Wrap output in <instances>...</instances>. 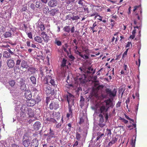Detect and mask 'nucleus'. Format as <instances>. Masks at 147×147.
<instances>
[{
	"label": "nucleus",
	"instance_id": "obj_50",
	"mask_svg": "<svg viewBox=\"0 0 147 147\" xmlns=\"http://www.w3.org/2000/svg\"><path fill=\"white\" fill-rule=\"evenodd\" d=\"M79 19V17L78 16H73L71 17V19L73 20H77Z\"/></svg>",
	"mask_w": 147,
	"mask_h": 147
},
{
	"label": "nucleus",
	"instance_id": "obj_11",
	"mask_svg": "<svg viewBox=\"0 0 147 147\" xmlns=\"http://www.w3.org/2000/svg\"><path fill=\"white\" fill-rule=\"evenodd\" d=\"M106 105L108 107V109L109 107L113 108V106L115 105V103L113 102L112 100L110 99L107 100L106 102Z\"/></svg>",
	"mask_w": 147,
	"mask_h": 147
},
{
	"label": "nucleus",
	"instance_id": "obj_3",
	"mask_svg": "<svg viewBox=\"0 0 147 147\" xmlns=\"http://www.w3.org/2000/svg\"><path fill=\"white\" fill-rule=\"evenodd\" d=\"M108 109V107H107V106L106 105L101 106L100 108V113L103 114L104 115L105 118L106 120H107L108 118V114L107 113Z\"/></svg>",
	"mask_w": 147,
	"mask_h": 147
},
{
	"label": "nucleus",
	"instance_id": "obj_27",
	"mask_svg": "<svg viewBox=\"0 0 147 147\" xmlns=\"http://www.w3.org/2000/svg\"><path fill=\"white\" fill-rule=\"evenodd\" d=\"M30 79L33 84L35 85L36 84V79L34 76H31L30 78Z\"/></svg>",
	"mask_w": 147,
	"mask_h": 147
},
{
	"label": "nucleus",
	"instance_id": "obj_13",
	"mask_svg": "<svg viewBox=\"0 0 147 147\" xmlns=\"http://www.w3.org/2000/svg\"><path fill=\"white\" fill-rule=\"evenodd\" d=\"M25 97L27 99H29L32 97V94L31 91L26 90L24 93Z\"/></svg>",
	"mask_w": 147,
	"mask_h": 147
},
{
	"label": "nucleus",
	"instance_id": "obj_9",
	"mask_svg": "<svg viewBox=\"0 0 147 147\" xmlns=\"http://www.w3.org/2000/svg\"><path fill=\"white\" fill-rule=\"evenodd\" d=\"M7 65L9 68H13L15 65V62L12 59H9L7 62Z\"/></svg>",
	"mask_w": 147,
	"mask_h": 147
},
{
	"label": "nucleus",
	"instance_id": "obj_34",
	"mask_svg": "<svg viewBox=\"0 0 147 147\" xmlns=\"http://www.w3.org/2000/svg\"><path fill=\"white\" fill-rule=\"evenodd\" d=\"M38 27L40 28L41 31H43L45 29V27L44 25L42 22H39L38 23Z\"/></svg>",
	"mask_w": 147,
	"mask_h": 147
},
{
	"label": "nucleus",
	"instance_id": "obj_7",
	"mask_svg": "<svg viewBox=\"0 0 147 147\" xmlns=\"http://www.w3.org/2000/svg\"><path fill=\"white\" fill-rule=\"evenodd\" d=\"M59 107V105L56 101H53L49 105V108L51 110H56Z\"/></svg>",
	"mask_w": 147,
	"mask_h": 147
},
{
	"label": "nucleus",
	"instance_id": "obj_5",
	"mask_svg": "<svg viewBox=\"0 0 147 147\" xmlns=\"http://www.w3.org/2000/svg\"><path fill=\"white\" fill-rule=\"evenodd\" d=\"M134 130L136 131V124L133 119L129 118V130H131L134 128Z\"/></svg>",
	"mask_w": 147,
	"mask_h": 147
},
{
	"label": "nucleus",
	"instance_id": "obj_40",
	"mask_svg": "<svg viewBox=\"0 0 147 147\" xmlns=\"http://www.w3.org/2000/svg\"><path fill=\"white\" fill-rule=\"evenodd\" d=\"M27 10V5L25 4L23 5L22 6V8L20 10L21 12H23L24 11H26Z\"/></svg>",
	"mask_w": 147,
	"mask_h": 147
},
{
	"label": "nucleus",
	"instance_id": "obj_4",
	"mask_svg": "<svg viewBox=\"0 0 147 147\" xmlns=\"http://www.w3.org/2000/svg\"><path fill=\"white\" fill-rule=\"evenodd\" d=\"M67 100L68 104V108L71 110V105L70 102L71 100H73L74 98V96L71 94L68 93L66 94Z\"/></svg>",
	"mask_w": 147,
	"mask_h": 147
},
{
	"label": "nucleus",
	"instance_id": "obj_57",
	"mask_svg": "<svg viewBox=\"0 0 147 147\" xmlns=\"http://www.w3.org/2000/svg\"><path fill=\"white\" fill-rule=\"evenodd\" d=\"M107 130L106 134H107V136H109V135H110L111 134V130L108 129H107Z\"/></svg>",
	"mask_w": 147,
	"mask_h": 147
},
{
	"label": "nucleus",
	"instance_id": "obj_28",
	"mask_svg": "<svg viewBox=\"0 0 147 147\" xmlns=\"http://www.w3.org/2000/svg\"><path fill=\"white\" fill-rule=\"evenodd\" d=\"M103 115L100 113L98 115L99 119L98 120L99 123H103L104 122Z\"/></svg>",
	"mask_w": 147,
	"mask_h": 147
},
{
	"label": "nucleus",
	"instance_id": "obj_44",
	"mask_svg": "<svg viewBox=\"0 0 147 147\" xmlns=\"http://www.w3.org/2000/svg\"><path fill=\"white\" fill-rule=\"evenodd\" d=\"M20 88L22 91H25L26 90V84H22V85H20Z\"/></svg>",
	"mask_w": 147,
	"mask_h": 147
},
{
	"label": "nucleus",
	"instance_id": "obj_26",
	"mask_svg": "<svg viewBox=\"0 0 147 147\" xmlns=\"http://www.w3.org/2000/svg\"><path fill=\"white\" fill-rule=\"evenodd\" d=\"M27 113L29 115V117H32L34 116V113L33 111L30 108H29Z\"/></svg>",
	"mask_w": 147,
	"mask_h": 147
},
{
	"label": "nucleus",
	"instance_id": "obj_18",
	"mask_svg": "<svg viewBox=\"0 0 147 147\" xmlns=\"http://www.w3.org/2000/svg\"><path fill=\"white\" fill-rule=\"evenodd\" d=\"M136 139V135H134L131 140L130 144L132 146L131 147H135Z\"/></svg>",
	"mask_w": 147,
	"mask_h": 147
},
{
	"label": "nucleus",
	"instance_id": "obj_55",
	"mask_svg": "<svg viewBox=\"0 0 147 147\" xmlns=\"http://www.w3.org/2000/svg\"><path fill=\"white\" fill-rule=\"evenodd\" d=\"M81 138L80 135L78 132L76 133V138L78 140H79Z\"/></svg>",
	"mask_w": 147,
	"mask_h": 147
},
{
	"label": "nucleus",
	"instance_id": "obj_48",
	"mask_svg": "<svg viewBox=\"0 0 147 147\" xmlns=\"http://www.w3.org/2000/svg\"><path fill=\"white\" fill-rule=\"evenodd\" d=\"M98 125L101 127H103L105 125V123H99L98 124Z\"/></svg>",
	"mask_w": 147,
	"mask_h": 147
},
{
	"label": "nucleus",
	"instance_id": "obj_60",
	"mask_svg": "<svg viewBox=\"0 0 147 147\" xmlns=\"http://www.w3.org/2000/svg\"><path fill=\"white\" fill-rule=\"evenodd\" d=\"M111 22V25L112 27H113L114 25L115 24L116 22L115 21L112 19H111L110 20Z\"/></svg>",
	"mask_w": 147,
	"mask_h": 147
},
{
	"label": "nucleus",
	"instance_id": "obj_37",
	"mask_svg": "<svg viewBox=\"0 0 147 147\" xmlns=\"http://www.w3.org/2000/svg\"><path fill=\"white\" fill-rule=\"evenodd\" d=\"M88 69V70L86 71V72L87 74H89L92 73V74H94L95 73V70H94L92 73V71H93V69L91 68V67H89Z\"/></svg>",
	"mask_w": 147,
	"mask_h": 147
},
{
	"label": "nucleus",
	"instance_id": "obj_45",
	"mask_svg": "<svg viewBox=\"0 0 147 147\" xmlns=\"http://www.w3.org/2000/svg\"><path fill=\"white\" fill-rule=\"evenodd\" d=\"M26 113H24L22 112L20 114V118L21 119H23V118H25L26 117Z\"/></svg>",
	"mask_w": 147,
	"mask_h": 147
},
{
	"label": "nucleus",
	"instance_id": "obj_21",
	"mask_svg": "<svg viewBox=\"0 0 147 147\" xmlns=\"http://www.w3.org/2000/svg\"><path fill=\"white\" fill-rule=\"evenodd\" d=\"M86 75L85 74H83L81 75V77L79 78L78 79L81 82L85 83L86 81Z\"/></svg>",
	"mask_w": 147,
	"mask_h": 147
},
{
	"label": "nucleus",
	"instance_id": "obj_51",
	"mask_svg": "<svg viewBox=\"0 0 147 147\" xmlns=\"http://www.w3.org/2000/svg\"><path fill=\"white\" fill-rule=\"evenodd\" d=\"M128 49H126V51L124 52L123 54V55L122 58L124 59V57H125L127 55V53L128 51Z\"/></svg>",
	"mask_w": 147,
	"mask_h": 147
},
{
	"label": "nucleus",
	"instance_id": "obj_49",
	"mask_svg": "<svg viewBox=\"0 0 147 147\" xmlns=\"http://www.w3.org/2000/svg\"><path fill=\"white\" fill-rule=\"evenodd\" d=\"M119 119L122 121L125 124L127 123L128 122V121L125 119L124 118L120 117Z\"/></svg>",
	"mask_w": 147,
	"mask_h": 147
},
{
	"label": "nucleus",
	"instance_id": "obj_39",
	"mask_svg": "<svg viewBox=\"0 0 147 147\" xmlns=\"http://www.w3.org/2000/svg\"><path fill=\"white\" fill-rule=\"evenodd\" d=\"M11 35V32L10 31H8L5 32L4 36L5 38H7L10 37Z\"/></svg>",
	"mask_w": 147,
	"mask_h": 147
},
{
	"label": "nucleus",
	"instance_id": "obj_42",
	"mask_svg": "<svg viewBox=\"0 0 147 147\" xmlns=\"http://www.w3.org/2000/svg\"><path fill=\"white\" fill-rule=\"evenodd\" d=\"M34 97V99L35 100L36 103H38L41 100V98L40 96L38 95H37V96L35 98V96H33Z\"/></svg>",
	"mask_w": 147,
	"mask_h": 147
},
{
	"label": "nucleus",
	"instance_id": "obj_38",
	"mask_svg": "<svg viewBox=\"0 0 147 147\" xmlns=\"http://www.w3.org/2000/svg\"><path fill=\"white\" fill-rule=\"evenodd\" d=\"M43 89L46 92L47 94H48L50 93V87L49 86H47L46 87H44Z\"/></svg>",
	"mask_w": 147,
	"mask_h": 147
},
{
	"label": "nucleus",
	"instance_id": "obj_59",
	"mask_svg": "<svg viewBox=\"0 0 147 147\" xmlns=\"http://www.w3.org/2000/svg\"><path fill=\"white\" fill-rule=\"evenodd\" d=\"M57 92V90H53V91H50V93L49 94H51V95H54L55 94H56Z\"/></svg>",
	"mask_w": 147,
	"mask_h": 147
},
{
	"label": "nucleus",
	"instance_id": "obj_16",
	"mask_svg": "<svg viewBox=\"0 0 147 147\" xmlns=\"http://www.w3.org/2000/svg\"><path fill=\"white\" fill-rule=\"evenodd\" d=\"M49 134L48 138H47L48 141H50L51 138L55 137L54 132L53 130H52L51 128L50 129Z\"/></svg>",
	"mask_w": 147,
	"mask_h": 147
},
{
	"label": "nucleus",
	"instance_id": "obj_20",
	"mask_svg": "<svg viewBox=\"0 0 147 147\" xmlns=\"http://www.w3.org/2000/svg\"><path fill=\"white\" fill-rule=\"evenodd\" d=\"M50 11L48 6L46 5L44 6L43 12L44 13L47 15H48Z\"/></svg>",
	"mask_w": 147,
	"mask_h": 147
},
{
	"label": "nucleus",
	"instance_id": "obj_24",
	"mask_svg": "<svg viewBox=\"0 0 147 147\" xmlns=\"http://www.w3.org/2000/svg\"><path fill=\"white\" fill-rule=\"evenodd\" d=\"M44 71H46L47 73H48L49 71H51V70H50L49 71V70H47L46 68H45L44 69H43V70L41 69L40 71V74H39V76L41 77V78H42V77L44 75Z\"/></svg>",
	"mask_w": 147,
	"mask_h": 147
},
{
	"label": "nucleus",
	"instance_id": "obj_25",
	"mask_svg": "<svg viewBox=\"0 0 147 147\" xmlns=\"http://www.w3.org/2000/svg\"><path fill=\"white\" fill-rule=\"evenodd\" d=\"M21 62V60L18 59L16 61V63L15 65V67H14V69H19L20 65Z\"/></svg>",
	"mask_w": 147,
	"mask_h": 147
},
{
	"label": "nucleus",
	"instance_id": "obj_64",
	"mask_svg": "<svg viewBox=\"0 0 147 147\" xmlns=\"http://www.w3.org/2000/svg\"><path fill=\"white\" fill-rule=\"evenodd\" d=\"M11 147H19V146L15 144H11Z\"/></svg>",
	"mask_w": 147,
	"mask_h": 147
},
{
	"label": "nucleus",
	"instance_id": "obj_23",
	"mask_svg": "<svg viewBox=\"0 0 147 147\" xmlns=\"http://www.w3.org/2000/svg\"><path fill=\"white\" fill-rule=\"evenodd\" d=\"M117 139L115 137H113L111 140L109 142L108 146H111L113 144L115 143L117 141Z\"/></svg>",
	"mask_w": 147,
	"mask_h": 147
},
{
	"label": "nucleus",
	"instance_id": "obj_43",
	"mask_svg": "<svg viewBox=\"0 0 147 147\" xmlns=\"http://www.w3.org/2000/svg\"><path fill=\"white\" fill-rule=\"evenodd\" d=\"M67 63V60L63 58V59L61 62V66L62 67H64L65 66H66V64Z\"/></svg>",
	"mask_w": 147,
	"mask_h": 147
},
{
	"label": "nucleus",
	"instance_id": "obj_41",
	"mask_svg": "<svg viewBox=\"0 0 147 147\" xmlns=\"http://www.w3.org/2000/svg\"><path fill=\"white\" fill-rule=\"evenodd\" d=\"M40 1H37L36 2V4L35 6L36 7L39 8L42 5V3L40 2Z\"/></svg>",
	"mask_w": 147,
	"mask_h": 147
},
{
	"label": "nucleus",
	"instance_id": "obj_32",
	"mask_svg": "<svg viewBox=\"0 0 147 147\" xmlns=\"http://www.w3.org/2000/svg\"><path fill=\"white\" fill-rule=\"evenodd\" d=\"M84 100L85 99L82 96H81L80 100V106H81V107H82L84 105Z\"/></svg>",
	"mask_w": 147,
	"mask_h": 147
},
{
	"label": "nucleus",
	"instance_id": "obj_6",
	"mask_svg": "<svg viewBox=\"0 0 147 147\" xmlns=\"http://www.w3.org/2000/svg\"><path fill=\"white\" fill-rule=\"evenodd\" d=\"M63 30L64 32L69 33L70 31L71 33H73L75 32V28L74 26L71 28L69 26H66L64 27L63 28Z\"/></svg>",
	"mask_w": 147,
	"mask_h": 147
},
{
	"label": "nucleus",
	"instance_id": "obj_56",
	"mask_svg": "<svg viewBox=\"0 0 147 147\" xmlns=\"http://www.w3.org/2000/svg\"><path fill=\"white\" fill-rule=\"evenodd\" d=\"M69 113H67V117L68 118H69L70 116V115L72 113V110L71 109V110L69 109Z\"/></svg>",
	"mask_w": 147,
	"mask_h": 147
},
{
	"label": "nucleus",
	"instance_id": "obj_35",
	"mask_svg": "<svg viewBox=\"0 0 147 147\" xmlns=\"http://www.w3.org/2000/svg\"><path fill=\"white\" fill-rule=\"evenodd\" d=\"M3 56L4 57L8 58L11 57L10 54L7 51H5L3 53Z\"/></svg>",
	"mask_w": 147,
	"mask_h": 147
},
{
	"label": "nucleus",
	"instance_id": "obj_14",
	"mask_svg": "<svg viewBox=\"0 0 147 147\" xmlns=\"http://www.w3.org/2000/svg\"><path fill=\"white\" fill-rule=\"evenodd\" d=\"M39 143L38 140L35 138L32 140L31 142V147H37Z\"/></svg>",
	"mask_w": 147,
	"mask_h": 147
},
{
	"label": "nucleus",
	"instance_id": "obj_29",
	"mask_svg": "<svg viewBox=\"0 0 147 147\" xmlns=\"http://www.w3.org/2000/svg\"><path fill=\"white\" fill-rule=\"evenodd\" d=\"M46 120L47 121H49L51 123H57L56 120L53 118L48 117L46 118Z\"/></svg>",
	"mask_w": 147,
	"mask_h": 147
},
{
	"label": "nucleus",
	"instance_id": "obj_15",
	"mask_svg": "<svg viewBox=\"0 0 147 147\" xmlns=\"http://www.w3.org/2000/svg\"><path fill=\"white\" fill-rule=\"evenodd\" d=\"M59 13V10L56 8H54L51 9L50 11V13L49 14L51 16H54L56 14Z\"/></svg>",
	"mask_w": 147,
	"mask_h": 147
},
{
	"label": "nucleus",
	"instance_id": "obj_8",
	"mask_svg": "<svg viewBox=\"0 0 147 147\" xmlns=\"http://www.w3.org/2000/svg\"><path fill=\"white\" fill-rule=\"evenodd\" d=\"M27 106L29 107L33 106L36 104L35 100L34 99H28L26 102Z\"/></svg>",
	"mask_w": 147,
	"mask_h": 147
},
{
	"label": "nucleus",
	"instance_id": "obj_19",
	"mask_svg": "<svg viewBox=\"0 0 147 147\" xmlns=\"http://www.w3.org/2000/svg\"><path fill=\"white\" fill-rule=\"evenodd\" d=\"M29 108L27 106L23 105L22 106L20 109L22 112L26 114L27 113Z\"/></svg>",
	"mask_w": 147,
	"mask_h": 147
},
{
	"label": "nucleus",
	"instance_id": "obj_31",
	"mask_svg": "<svg viewBox=\"0 0 147 147\" xmlns=\"http://www.w3.org/2000/svg\"><path fill=\"white\" fill-rule=\"evenodd\" d=\"M42 82L44 84H47L48 83L49 79L46 76L41 78Z\"/></svg>",
	"mask_w": 147,
	"mask_h": 147
},
{
	"label": "nucleus",
	"instance_id": "obj_12",
	"mask_svg": "<svg viewBox=\"0 0 147 147\" xmlns=\"http://www.w3.org/2000/svg\"><path fill=\"white\" fill-rule=\"evenodd\" d=\"M57 3L58 2L56 0H50L48 3V5L49 6L53 7L56 6Z\"/></svg>",
	"mask_w": 147,
	"mask_h": 147
},
{
	"label": "nucleus",
	"instance_id": "obj_10",
	"mask_svg": "<svg viewBox=\"0 0 147 147\" xmlns=\"http://www.w3.org/2000/svg\"><path fill=\"white\" fill-rule=\"evenodd\" d=\"M105 91L107 94L109 95L110 97H114L116 95V91H113L112 92L110 89L108 88H107L105 89Z\"/></svg>",
	"mask_w": 147,
	"mask_h": 147
},
{
	"label": "nucleus",
	"instance_id": "obj_63",
	"mask_svg": "<svg viewBox=\"0 0 147 147\" xmlns=\"http://www.w3.org/2000/svg\"><path fill=\"white\" fill-rule=\"evenodd\" d=\"M30 8L33 9V10H35V7H34V4L33 3L31 4L30 5Z\"/></svg>",
	"mask_w": 147,
	"mask_h": 147
},
{
	"label": "nucleus",
	"instance_id": "obj_53",
	"mask_svg": "<svg viewBox=\"0 0 147 147\" xmlns=\"http://www.w3.org/2000/svg\"><path fill=\"white\" fill-rule=\"evenodd\" d=\"M128 73V72H127V70H122L121 72V74L124 76L127 75Z\"/></svg>",
	"mask_w": 147,
	"mask_h": 147
},
{
	"label": "nucleus",
	"instance_id": "obj_30",
	"mask_svg": "<svg viewBox=\"0 0 147 147\" xmlns=\"http://www.w3.org/2000/svg\"><path fill=\"white\" fill-rule=\"evenodd\" d=\"M97 135L98 136L96 138V141L100 139H102L104 136V134L103 133L101 134L100 132H98L97 133Z\"/></svg>",
	"mask_w": 147,
	"mask_h": 147
},
{
	"label": "nucleus",
	"instance_id": "obj_2",
	"mask_svg": "<svg viewBox=\"0 0 147 147\" xmlns=\"http://www.w3.org/2000/svg\"><path fill=\"white\" fill-rule=\"evenodd\" d=\"M31 138L27 133L24 135L22 138L23 144L24 147H28L30 144Z\"/></svg>",
	"mask_w": 147,
	"mask_h": 147
},
{
	"label": "nucleus",
	"instance_id": "obj_36",
	"mask_svg": "<svg viewBox=\"0 0 147 147\" xmlns=\"http://www.w3.org/2000/svg\"><path fill=\"white\" fill-rule=\"evenodd\" d=\"M50 83L52 86L55 87L57 85V82L56 81H55L53 79H51L50 81Z\"/></svg>",
	"mask_w": 147,
	"mask_h": 147
},
{
	"label": "nucleus",
	"instance_id": "obj_46",
	"mask_svg": "<svg viewBox=\"0 0 147 147\" xmlns=\"http://www.w3.org/2000/svg\"><path fill=\"white\" fill-rule=\"evenodd\" d=\"M139 9V10L140 11V14H141L142 13V11L140 5H139L138 6H137L134 7V9H133L134 11H135L136 9Z\"/></svg>",
	"mask_w": 147,
	"mask_h": 147
},
{
	"label": "nucleus",
	"instance_id": "obj_62",
	"mask_svg": "<svg viewBox=\"0 0 147 147\" xmlns=\"http://www.w3.org/2000/svg\"><path fill=\"white\" fill-rule=\"evenodd\" d=\"M29 70L31 72H33L34 73L35 72V68L33 67L30 68L29 69Z\"/></svg>",
	"mask_w": 147,
	"mask_h": 147
},
{
	"label": "nucleus",
	"instance_id": "obj_22",
	"mask_svg": "<svg viewBox=\"0 0 147 147\" xmlns=\"http://www.w3.org/2000/svg\"><path fill=\"white\" fill-rule=\"evenodd\" d=\"M21 67L27 69L29 67L27 62L25 60H23L22 61L21 63Z\"/></svg>",
	"mask_w": 147,
	"mask_h": 147
},
{
	"label": "nucleus",
	"instance_id": "obj_17",
	"mask_svg": "<svg viewBox=\"0 0 147 147\" xmlns=\"http://www.w3.org/2000/svg\"><path fill=\"white\" fill-rule=\"evenodd\" d=\"M41 124L40 122L36 121L34 124V128L35 130H38L41 127Z\"/></svg>",
	"mask_w": 147,
	"mask_h": 147
},
{
	"label": "nucleus",
	"instance_id": "obj_1",
	"mask_svg": "<svg viewBox=\"0 0 147 147\" xmlns=\"http://www.w3.org/2000/svg\"><path fill=\"white\" fill-rule=\"evenodd\" d=\"M135 17L136 18H137L138 20L137 21L138 22L135 20L134 21V24L137 25V26L134 27V29L132 31V34L129 37V38L132 39H134L135 36V34L136 33V30L135 28H139L141 25L142 20L141 19H140V17L137 14L135 15Z\"/></svg>",
	"mask_w": 147,
	"mask_h": 147
},
{
	"label": "nucleus",
	"instance_id": "obj_58",
	"mask_svg": "<svg viewBox=\"0 0 147 147\" xmlns=\"http://www.w3.org/2000/svg\"><path fill=\"white\" fill-rule=\"evenodd\" d=\"M55 42L57 45L58 46H61V42L59 40H56Z\"/></svg>",
	"mask_w": 147,
	"mask_h": 147
},
{
	"label": "nucleus",
	"instance_id": "obj_47",
	"mask_svg": "<svg viewBox=\"0 0 147 147\" xmlns=\"http://www.w3.org/2000/svg\"><path fill=\"white\" fill-rule=\"evenodd\" d=\"M9 83L11 87H13L15 84L14 80H12L9 82Z\"/></svg>",
	"mask_w": 147,
	"mask_h": 147
},
{
	"label": "nucleus",
	"instance_id": "obj_33",
	"mask_svg": "<svg viewBox=\"0 0 147 147\" xmlns=\"http://www.w3.org/2000/svg\"><path fill=\"white\" fill-rule=\"evenodd\" d=\"M34 40L36 42L41 43L42 41V38L39 36H36L34 38Z\"/></svg>",
	"mask_w": 147,
	"mask_h": 147
},
{
	"label": "nucleus",
	"instance_id": "obj_54",
	"mask_svg": "<svg viewBox=\"0 0 147 147\" xmlns=\"http://www.w3.org/2000/svg\"><path fill=\"white\" fill-rule=\"evenodd\" d=\"M68 57L69 58L71 61H74L75 58V57L71 55H68Z\"/></svg>",
	"mask_w": 147,
	"mask_h": 147
},
{
	"label": "nucleus",
	"instance_id": "obj_52",
	"mask_svg": "<svg viewBox=\"0 0 147 147\" xmlns=\"http://www.w3.org/2000/svg\"><path fill=\"white\" fill-rule=\"evenodd\" d=\"M96 26V22H95L92 25V26L90 27V28L92 30H93V29H94Z\"/></svg>",
	"mask_w": 147,
	"mask_h": 147
},
{
	"label": "nucleus",
	"instance_id": "obj_61",
	"mask_svg": "<svg viewBox=\"0 0 147 147\" xmlns=\"http://www.w3.org/2000/svg\"><path fill=\"white\" fill-rule=\"evenodd\" d=\"M19 83L20 84V85H22V84H25L24 81L22 78H21L20 81Z\"/></svg>",
	"mask_w": 147,
	"mask_h": 147
}]
</instances>
